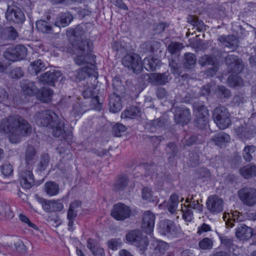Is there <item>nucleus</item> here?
Returning <instances> with one entry per match:
<instances>
[{"instance_id":"1","label":"nucleus","mask_w":256,"mask_h":256,"mask_svg":"<svg viewBox=\"0 0 256 256\" xmlns=\"http://www.w3.org/2000/svg\"><path fill=\"white\" fill-rule=\"evenodd\" d=\"M30 124L19 115L10 116L0 122V132L8 135L10 142H19L22 137L31 133Z\"/></svg>"},{"instance_id":"2","label":"nucleus","mask_w":256,"mask_h":256,"mask_svg":"<svg viewBox=\"0 0 256 256\" xmlns=\"http://www.w3.org/2000/svg\"><path fill=\"white\" fill-rule=\"evenodd\" d=\"M36 122L38 125L47 126L52 130L53 136L60 137L64 132V124L58 120V116L52 111L45 110L36 114Z\"/></svg>"},{"instance_id":"3","label":"nucleus","mask_w":256,"mask_h":256,"mask_svg":"<svg viewBox=\"0 0 256 256\" xmlns=\"http://www.w3.org/2000/svg\"><path fill=\"white\" fill-rule=\"evenodd\" d=\"M85 31L80 26H77L74 28H69L67 34L70 36V40L72 46L82 52H86L90 50L92 42L88 39L81 40Z\"/></svg>"},{"instance_id":"4","label":"nucleus","mask_w":256,"mask_h":256,"mask_svg":"<svg viewBox=\"0 0 256 256\" xmlns=\"http://www.w3.org/2000/svg\"><path fill=\"white\" fill-rule=\"evenodd\" d=\"M126 240L136 246L141 254H143L148 244V238L143 236L142 232L139 230L130 231L126 235Z\"/></svg>"},{"instance_id":"5","label":"nucleus","mask_w":256,"mask_h":256,"mask_svg":"<svg viewBox=\"0 0 256 256\" xmlns=\"http://www.w3.org/2000/svg\"><path fill=\"white\" fill-rule=\"evenodd\" d=\"M213 118L216 124L220 129H225L231 124L230 114L224 106L216 108L214 111Z\"/></svg>"},{"instance_id":"6","label":"nucleus","mask_w":256,"mask_h":256,"mask_svg":"<svg viewBox=\"0 0 256 256\" xmlns=\"http://www.w3.org/2000/svg\"><path fill=\"white\" fill-rule=\"evenodd\" d=\"M240 200L244 204L252 206L256 204V188L246 186L238 192Z\"/></svg>"},{"instance_id":"7","label":"nucleus","mask_w":256,"mask_h":256,"mask_svg":"<svg viewBox=\"0 0 256 256\" xmlns=\"http://www.w3.org/2000/svg\"><path fill=\"white\" fill-rule=\"evenodd\" d=\"M122 64L129 69H131L134 73L140 72L142 70L140 57L136 54H128L122 59Z\"/></svg>"},{"instance_id":"8","label":"nucleus","mask_w":256,"mask_h":256,"mask_svg":"<svg viewBox=\"0 0 256 256\" xmlns=\"http://www.w3.org/2000/svg\"><path fill=\"white\" fill-rule=\"evenodd\" d=\"M132 214L130 208L124 204L120 202L115 204L111 211V216L117 220H124L129 218Z\"/></svg>"},{"instance_id":"9","label":"nucleus","mask_w":256,"mask_h":256,"mask_svg":"<svg viewBox=\"0 0 256 256\" xmlns=\"http://www.w3.org/2000/svg\"><path fill=\"white\" fill-rule=\"evenodd\" d=\"M27 54L26 48L23 45H18L10 48L4 52V56L8 60L16 61L23 59Z\"/></svg>"},{"instance_id":"10","label":"nucleus","mask_w":256,"mask_h":256,"mask_svg":"<svg viewBox=\"0 0 256 256\" xmlns=\"http://www.w3.org/2000/svg\"><path fill=\"white\" fill-rule=\"evenodd\" d=\"M6 18L10 22L16 24H22L25 20L24 14L17 7H8L6 12Z\"/></svg>"},{"instance_id":"11","label":"nucleus","mask_w":256,"mask_h":256,"mask_svg":"<svg viewBox=\"0 0 256 256\" xmlns=\"http://www.w3.org/2000/svg\"><path fill=\"white\" fill-rule=\"evenodd\" d=\"M206 207L212 213L216 214L223 210L224 201L217 196H211L208 198Z\"/></svg>"},{"instance_id":"12","label":"nucleus","mask_w":256,"mask_h":256,"mask_svg":"<svg viewBox=\"0 0 256 256\" xmlns=\"http://www.w3.org/2000/svg\"><path fill=\"white\" fill-rule=\"evenodd\" d=\"M155 216L150 210L145 211L142 215V228L148 234H150L154 230Z\"/></svg>"},{"instance_id":"13","label":"nucleus","mask_w":256,"mask_h":256,"mask_svg":"<svg viewBox=\"0 0 256 256\" xmlns=\"http://www.w3.org/2000/svg\"><path fill=\"white\" fill-rule=\"evenodd\" d=\"M225 62L232 72L240 73L244 68V64L237 56L230 54L225 58Z\"/></svg>"},{"instance_id":"14","label":"nucleus","mask_w":256,"mask_h":256,"mask_svg":"<svg viewBox=\"0 0 256 256\" xmlns=\"http://www.w3.org/2000/svg\"><path fill=\"white\" fill-rule=\"evenodd\" d=\"M91 47L90 50L86 52H82L80 50L76 49L78 50V56L74 58V61L78 65L86 64L90 66V67L94 66V63L95 62V57L93 54H88L89 52L91 51Z\"/></svg>"},{"instance_id":"15","label":"nucleus","mask_w":256,"mask_h":256,"mask_svg":"<svg viewBox=\"0 0 256 256\" xmlns=\"http://www.w3.org/2000/svg\"><path fill=\"white\" fill-rule=\"evenodd\" d=\"M62 76V73L59 71L53 70L45 72L39 78V81L42 84H48L54 86V84L58 82Z\"/></svg>"},{"instance_id":"16","label":"nucleus","mask_w":256,"mask_h":256,"mask_svg":"<svg viewBox=\"0 0 256 256\" xmlns=\"http://www.w3.org/2000/svg\"><path fill=\"white\" fill-rule=\"evenodd\" d=\"M40 203L42 208L48 212L60 211L64 208V204L59 200H51L43 199Z\"/></svg>"},{"instance_id":"17","label":"nucleus","mask_w":256,"mask_h":256,"mask_svg":"<svg viewBox=\"0 0 256 256\" xmlns=\"http://www.w3.org/2000/svg\"><path fill=\"white\" fill-rule=\"evenodd\" d=\"M190 120V111L188 108L177 107L174 110V120L176 123L182 125L187 124Z\"/></svg>"},{"instance_id":"18","label":"nucleus","mask_w":256,"mask_h":256,"mask_svg":"<svg viewBox=\"0 0 256 256\" xmlns=\"http://www.w3.org/2000/svg\"><path fill=\"white\" fill-rule=\"evenodd\" d=\"M236 236L240 240H248L252 236V229L244 224L238 223L236 228Z\"/></svg>"},{"instance_id":"19","label":"nucleus","mask_w":256,"mask_h":256,"mask_svg":"<svg viewBox=\"0 0 256 256\" xmlns=\"http://www.w3.org/2000/svg\"><path fill=\"white\" fill-rule=\"evenodd\" d=\"M20 183L22 187L30 188L34 184V180L33 174L30 169L24 170L20 174Z\"/></svg>"},{"instance_id":"20","label":"nucleus","mask_w":256,"mask_h":256,"mask_svg":"<svg viewBox=\"0 0 256 256\" xmlns=\"http://www.w3.org/2000/svg\"><path fill=\"white\" fill-rule=\"evenodd\" d=\"M108 106L110 112L116 113L122 108V102L120 97L115 92L110 94L109 96Z\"/></svg>"},{"instance_id":"21","label":"nucleus","mask_w":256,"mask_h":256,"mask_svg":"<svg viewBox=\"0 0 256 256\" xmlns=\"http://www.w3.org/2000/svg\"><path fill=\"white\" fill-rule=\"evenodd\" d=\"M222 218L228 228H232L235 226L234 223H236L237 224L243 220L242 214H240V213L236 211L232 213L231 216L229 214H224Z\"/></svg>"},{"instance_id":"22","label":"nucleus","mask_w":256,"mask_h":256,"mask_svg":"<svg viewBox=\"0 0 256 256\" xmlns=\"http://www.w3.org/2000/svg\"><path fill=\"white\" fill-rule=\"evenodd\" d=\"M218 40L223 43L225 47H228L232 50H234L238 46V40L234 35L220 36L218 38Z\"/></svg>"},{"instance_id":"23","label":"nucleus","mask_w":256,"mask_h":256,"mask_svg":"<svg viewBox=\"0 0 256 256\" xmlns=\"http://www.w3.org/2000/svg\"><path fill=\"white\" fill-rule=\"evenodd\" d=\"M236 132L237 136L242 140L250 139L254 135L252 130L246 124L236 128Z\"/></svg>"},{"instance_id":"24","label":"nucleus","mask_w":256,"mask_h":256,"mask_svg":"<svg viewBox=\"0 0 256 256\" xmlns=\"http://www.w3.org/2000/svg\"><path fill=\"white\" fill-rule=\"evenodd\" d=\"M73 20V16L69 12H62L60 14L54 22V25L59 28L68 26Z\"/></svg>"},{"instance_id":"25","label":"nucleus","mask_w":256,"mask_h":256,"mask_svg":"<svg viewBox=\"0 0 256 256\" xmlns=\"http://www.w3.org/2000/svg\"><path fill=\"white\" fill-rule=\"evenodd\" d=\"M87 247L94 256H105L104 250L100 246L96 240L89 238L87 242Z\"/></svg>"},{"instance_id":"26","label":"nucleus","mask_w":256,"mask_h":256,"mask_svg":"<svg viewBox=\"0 0 256 256\" xmlns=\"http://www.w3.org/2000/svg\"><path fill=\"white\" fill-rule=\"evenodd\" d=\"M159 229L162 234H172L175 232L176 226L172 221L164 220L160 222Z\"/></svg>"},{"instance_id":"27","label":"nucleus","mask_w":256,"mask_h":256,"mask_svg":"<svg viewBox=\"0 0 256 256\" xmlns=\"http://www.w3.org/2000/svg\"><path fill=\"white\" fill-rule=\"evenodd\" d=\"M170 74L168 72L151 74L150 76V82L156 85H163L169 80Z\"/></svg>"},{"instance_id":"28","label":"nucleus","mask_w":256,"mask_h":256,"mask_svg":"<svg viewBox=\"0 0 256 256\" xmlns=\"http://www.w3.org/2000/svg\"><path fill=\"white\" fill-rule=\"evenodd\" d=\"M96 88L94 86H88L85 88L82 92V95L85 98H92V102L94 104L100 105L98 96L96 94Z\"/></svg>"},{"instance_id":"29","label":"nucleus","mask_w":256,"mask_h":256,"mask_svg":"<svg viewBox=\"0 0 256 256\" xmlns=\"http://www.w3.org/2000/svg\"><path fill=\"white\" fill-rule=\"evenodd\" d=\"M240 174L246 179H250L256 176V165L248 164L240 170Z\"/></svg>"},{"instance_id":"30","label":"nucleus","mask_w":256,"mask_h":256,"mask_svg":"<svg viewBox=\"0 0 256 256\" xmlns=\"http://www.w3.org/2000/svg\"><path fill=\"white\" fill-rule=\"evenodd\" d=\"M22 90L25 95L32 96L38 92V88L34 82L29 81L24 82L21 85Z\"/></svg>"},{"instance_id":"31","label":"nucleus","mask_w":256,"mask_h":256,"mask_svg":"<svg viewBox=\"0 0 256 256\" xmlns=\"http://www.w3.org/2000/svg\"><path fill=\"white\" fill-rule=\"evenodd\" d=\"M184 200V198H182L180 200L178 194H172L170 198L167 206L168 212L172 214H174L177 210L178 206L180 202H182Z\"/></svg>"},{"instance_id":"32","label":"nucleus","mask_w":256,"mask_h":256,"mask_svg":"<svg viewBox=\"0 0 256 256\" xmlns=\"http://www.w3.org/2000/svg\"><path fill=\"white\" fill-rule=\"evenodd\" d=\"M36 158V152L35 148L32 146H28L26 152V163L28 166V168L30 167L34 162V160Z\"/></svg>"},{"instance_id":"33","label":"nucleus","mask_w":256,"mask_h":256,"mask_svg":"<svg viewBox=\"0 0 256 256\" xmlns=\"http://www.w3.org/2000/svg\"><path fill=\"white\" fill-rule=\"evenodd\" d=\"M141 112L139 108L136 106H132L129 108L126 109L121 114L122 118H134L140 116Z\"/></svg>"},{"instance_id":"34","label":"nucleus","mask_w":256,"mask_h":256,"mask_svg":"<svg viewBox=\"0 0 256 256\" xmlns=\"http://www.w3.org/2000/svg\"><path fill=\"white\" fill-rule=\"evenodd\" d=\"M44 190L48 195L54 196L56 195L59 192V186L54 182L49 181L45 183Z\"/></svg>"},{"instance_id":"35","label":"nucleus","mask_w":256,"mask_h":256,"mask_svg":"<svg viewBox=\"0 0 256 256\" xmlns=\"http://www.w3.org/2000/svg\"><path fill=\"white\" fill-rule=\"evenodd\" d=\"M46 68V66L40 60H34L30 64L29 71L32 74L36 75Z\"/></svg>"},{"instance_id":"36","label":"nucleus","mask_w":256,"mask_h":256,"mask_svg":"<svg viewBox=\"0 0 256 256\" xmlns=\"http://www.w3.org/2000/svg\"><path fill=\"white\" fill-rule=\"evenodd\" d=\"M53 94L52 90L50 88H44L40 92H38L37 97L44 102H49Z\"/></svg>"},{"instance_id":"37","label":"nucleus","mask_w":256,"mask_h":256,"mask_svg":"<svg viewBox=\"0 0 256 256\" xmlns=\"http://www.w3.org/2000/svg\"><path fill=\"white\" fill-rule=\"evenodd\" d=\"M36 29L44 34H50L52 32V27L47 22L44 20H38L36 23Z\"/></svg>"},{"instance_id":"38","label":"nucleus","mask_w":256,"mask_h":256,"mask_svg":"<svg viewBox=\"0 0 256 256\" xmlns=\"http://www.w3.org/2000/svg\"><path fill=\"white\" fill-rule=\"evenodd\" d=\"M211 140L216 145L220 146L222 143L228 142L230 140V136L224 132H220L215 134L211 138Z\"/></svg>"},{"instance_id":"39","label":"nucleus","mask_w":256,"mask_h":256,"mask_svg":"<svg viewBox=\"0 0 256 256\" xmlns=\"http://www.w3.org/2000/svg\"><path fill=\"white\" fill-rule=\"evenodd\" d=\"M0 214L4 216L7 220H11L14 216L10 206L4 202L0 204Z\"/></svg>"},{"instance_id":"40","label":"nucleus","mask_w":256,"mask_h":256,"mask_svg":"<svg viewBox=\"0 0 256 256\" xmlns=\"http://www.w3.org/2000/svg\"><path fill=\"white\" fill-rule=\"evenodd\" d=\"M128 179L126 176H119L114 184V190L120 191L124 190L128 185Z\"/></svg>"},{"instance_id":"41","label":"nucleus","mask_w":256,"mask_h":256,"mask_svg":"<svg viewBox=\"0 0 256 256\" xmlns=\"http://www.w3.org/2000/svg\"><path fill=\"white\" fill-rule=\"evenodd\" d=\"M188 22L191 24L198 31L200 32L205 30V25L203 22L198 20L195 16H190L188 18Z\"/></svg>"},{"instance_id":"42","label":"nucleus","mask_w":256,"mask_h":256,"mask_svg":"<svg viewBox=\"0 0 256 256\" xmlns=\"http://www.w3.org/2000/svg\"><path fill=\"white\" fill-rule=\"evenodd\" d=\"M194 108L196 116L208 117L209 115L208 110L202 104H194Z\"/></svg>"},{"instance_id":"43","label":"nucleus","mask_w":256,"mask_h":256,"mask_svg":"<svg viewBox=\"0 0 256 256\" xmlns=\"http://www.w3.org/2000/svg\"><path fill=\"white\" fill-rule=\"evenodd\" d=\"M154 246V252L158 255H162L164 254L165 252L168 249V244L162 241L156 242Z\"/></svg>"},{"instance_id":"44","label":"nucleus","mask_w":256,"mask_h":256,"mask_svg":"<svg viewBox=\"0 0 256 256\" xmlns=\"http://www.w3.org/2000/svg\"><path fill=\"white\" fill-rule=\"evenodd\" d=\"M256 150V147L252 145L244 147L242 151V157L246 162H250L252 160V154Z\"/></svg>"},{"instance_id":"45","label":"nucleus","mask_w":256,"mask_h":256,"mask_svg":"<svg viewBox=\"0 0 256 256\" xmlns=\"http://www.w3.org/2000/svg\"><path fill=\"white\" fill-rule=\"evenodd\" d=\"M92 68H90L89 66H86L78 70L76 76L77 78L82 80L85 78L87 76H90L92 74Z\"/></svg>"},{"instance_id":"46","label":"nucleus","mask_w":256,"mask_h":256,"mask_svg":"<svg viewBox=\"0 0 256 256\" xmlns=\"http://www.w3.org/2000/svg\"><path fill=\"white\" fill-rule=\"evenodd\" d=\"M228 82L230 86L235 87L243 84L242 80L237 74H232L228 78Z\"/></svg>"},{"instance_id":"47","label":"nucleus","mask_w":256,"mask_h":256,"mask_svg":"<svg viewBox=\"0 0 256 256\" xmlns=\"http://www.w3.org/2000/svg\"><path fill=\"white\" fill-rule=\"evenodd\" d=\"M183 48L182 44L178 42H172L169 44L168 50L172 54L178 55Z\"/></svg>"},{"instance_id":"48","label":"nucleus","mask_w":256,"mask_h":256,"mask_svg":"<svg viewBox=\"0 0 256 256\" xmlns=\"http://www.w3.org/2000/svg\"><path fill=\"white\" fill-rule=\"evenodd\" d=\"M142 68H144L148 71H154L156 70V64L153 59L144 58L142 62Z\"/></svg>"},{"instance_id":"49","label":"nucleus","mask_w":256,"mask_h":256,"mask_svg":"<svg viewBox=\"0 0 256 256\" xmlns=\"http://www.w3.org/2000/svg\"><path fill=\"white\" fill-rule=\"evenodd\" d=\"M184 66L188 68H190L196 63V56L191 53L186 54L184 56Z\"/></svg>"},{"instance_id":"50","label":"nucleus","mask_w":256,"mask_h":256,"mask_svg":"<svg viewBox=\"0 0 256 256\" xmlns=\"http://www.w3.org/2000/svg\"><path fill=\"white\" fill-rule=\"evenodd\" d=\"M182 208L181 211L182 212V218L186 221L190 222L193 218V212L190 207L186 204Z\"/></svg>"},{"instance_id":"51","label":"nucleus","mask_w":256,"mask_h":256,"mask_svg":"<svg viewBox=\"0 0 256 256\" xmlns=\"http://www.w3.org/2000/svg\"><path fill=\"white\" fill-rule=\"evenodd\" d=\"M199 63L202 66H206L214 65V64H216V62L212 56L204 55L200 58Z\"/></svg>"},{"instance_id":"52","label":"nucleus","mask_w":256,"mask_h":256,"mask_svg":"<svg viewBox=\"0 0 256 256\" xmlns=\"http://www.w3.org/2000/svg\"><path fill=\"white\" fill-rule=\"evenodd\" d=\"M212 240L208 238H203L198 243L200 248L203 250H210L212 248Z\"/></svg>"},{"instance_id":"53","label":"nucleus","mask_w":256,"mask_h":256,"mask_svg":"<svg viewBox=\"0 0 256 256\" xmlns=\"http://www.w3.org/2000/svg\"><path fill=\"white\" fill-rule=\"evenodd\" d=\"M126 130V126L120 123H117L112 128V132L114 136L117 137L121 136L122 134Z\"/></svg>"},{"instance_id":"54","label":"nucleus","mask_w":256,"mask_h":256,"mask_svg":"<svg viewBox=\"0 0 256 256\" xmlns=\"http://www.w3.org/2000/svg\"><path fill=\"white\" fill-rule=\"evenodd\" d=\"M122 242L120 238H112L107 242L108 248L113 250H115L120 247Z\"/></svg>"},{"instance_id":"55","label":"nucleus","mask_w":256,"mask_h":256,"mask_svg":"<svg viewBox=\"0 0 256 256\" xmlns=\"http://www.w3.org/2000/svg\"><path fill=\"white\" fill-rule=\"evenodd\" d=\"M208 122V117L196 116L194 120V125L200 128H204Z\"/></svg>"},{"instance_id":"56","label":"nucleus","mask_w":256,"mask_h":256,"mask_svg":"<svg viewBox=\"0 0 256 256\" xmlns=\"http://www.w3.org/2000/svg\"><path fill=\"white\" fill-rule=\"evenodd\" d=\"M1 172L5 176H9L12 174V166L10 164H4L2 166Z\"/></svg>"},{"instance_id":"57","label":"nucleus","mask_w":256,"mask_h":256,"mask_svg":"<svg viewBox=\"0 0 256 256\" xmlns=\"http://www.w3.org/2000/svg\"><path fill=\"white\" fill-rule=\"evenodd\" d=\"M142 198L144 200H151L152 198V192L150 188L146 187L142 190Z\"/></svg>"},{"instance_id":"58","label":"nucleus","mask_w":256,"mask_h":256,"mask_svg":"<svg viewBox=\"0 0 256 256\" xmlns=\"http://www.w3.org/2000/svg\"><path fill=\"white\" fill-rule=\"evenodd\" d=\"M23 76L24 72L19 67L14 68L10 72V76L12 78H20Z\"/></svg>"},{"instance_id":"59","label":"nucleus","mask_w":256,"mask_h":256,"mask_svg":"<svg viewBox=\"0 0 256 256\" xmlns=\"http://www.w3.org/2000/svg\"><path fill=\"white\" fill-rule=\"evenodd\" d=\"M50 162V158L48 154H44L42 156L40 162V170H44L48 166Z\"/></svg>"},{"instance_id":"60","label":"nucleus","mask_w":256,"mask_h":256,"mask_svg":"<svg viewBox=\"0 0 256 256\" xmlns=\"http://www.w3.org/2000/svg\"><path fill=\"white\" fill-rule=\"evenodd\" d=\"M218 92L222 98H228L230 96V91L222 86L218 88Z\"/></svg>"},{"instance_id":"61","label":"nucleus","mask_w":256,"mask_h":256,"mask_svg":"<svg viewBox=\"0 0 256 256\" xmlns=\"http://www.w3.org/2000/svg\"><path fill=\"white\" fill-rule=\"evenodd\" d=\"M8 98V93L4 88L0 86V103L6 102Z\"/></svg>"},{"instance_id":"62","label":"nucleus","mask_w":256,"mask_h":256,"mask_svg":"<svg viewBox=\"0 0 256 256\" xmlns=\"http://www.w3.org/2000/svg\"><path fill=\"white\" fill-rule=\"evenodd\" d=\"M82 202L78 200H76L70 202L69 206L70 209H72L74 210L76 212L78 211V210L81 208Z\"/></svg>"},{"instance_id":"63","label":"nucleus","mask_w":256,"mask_h":256,"mask_svg":"<svg viewBox=\"0 0 256 256\" xmlns=\"http://www.w3.org/2000/svg\"><path fill=\"white\" fill-rule=\"evenodd\" d=\"M4 57L0 58V72H4L10 64Z\"/></svg>"},{"instance_id":"64","label":"nucleus","mask_w":256,"mask_h":256,"mask_svg":"<svg viewBox=\"0 0 256 256\" xmlns=\"http://www.w3.org/2000/svg\"><path fill=\"white\" fill-rule=\"evenodd\" d=\"M7 32H8V37L11 40H15L18 36V32L12 26H10L6 28Z\"/></svg>"}]
</instances>
